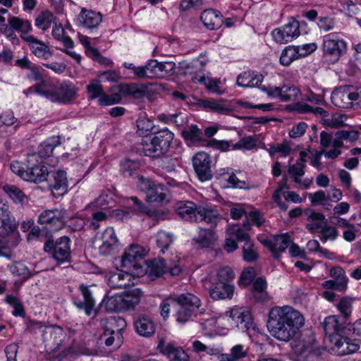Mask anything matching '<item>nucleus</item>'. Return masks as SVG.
Wrapping results in <instances>:
<instances>
[{
    "mask_svg": "<svg viewBox=\"0 0 361 361\" xmlns=\"http://www.w3.org/2000/svg\"><path fill=\"white\" fill-rule=\"evenodd\" d=\"M353 302V298L349 297H343L336 304L338 310L346 319L348 318L352 313Z\"/></svg>",
    "mask_w": 361,
    "mask_h": 361,
    "instance_id": "obj_61",
    "label": "nucleus"
},
{
    "mask_svg": "<svg viewBox=\"0 0 361 361\" xmlns=\"http://www.w3.org/2000/svg\"><path fill=\"white\" fill-rule=\"evenodd\" d=\"M176 69L173 61L159 62L157 60L147 61V78H165L171 76Z\"/></svg>",
    "mask_w": 361,
    "mask_h": 361,
    "instance_id": "obj_21",
    "label": "nucleus"
},
{
    "mask_svg": "<svg viewBox=\"0 0 361 361\" xmlns=\"http://www.w3.org/2000/svg\"><path fill=\"white\" fill-rule=\"evenodd\" d=\"M302 94L301 91L295 86H282L281 102L295 101Z\"/></svg>",
    "mask_w": 361,
    "mask_h": 361,
    "instance_id": "obj_59",
    "label": "nucleus"
},
{
    "mask_svg": "<svg viewBox=\"0 0 361 361\" xmlns=\"http://www.w3.org/2000/svg\"><path fill=\"white\" fill-rule=\"evenodd\" d=\"M101 323L104 330L103 338L108 334H116L117 337H119L121 331L126 327L125 320L120 317H109L103 319Z\"/></svg>",
    "mask_w": 361,
    "mask_h": 361,
    "instance_id": "obj_33",
    "label": "nucleus"
},
{
    "mask_svg": "<svg viewBox=\"0 0 361 361\" xmlns=\"http://www.w3.org/2000/svg\"><path fill=\"white\" fill-rule=\"evenodd\" d=\"M177 214L183 219L190 221H204L207 223H215L218 212L207 207L200 206L190 201L178 202L176 204Z\"/></svg>",
    "mask_w": 361,
    "mask_h": 361,
    "instance_id": "obj_3",
    "label": "nucleus"
},
{
    "mask_svg": "<svg viewBox=\"0 0 361 361\" xmlns=\"http://www.w3.org/2000/svg\"><path fill=\"white\" fill-rule=\"evenodd\" d=\"M194 82L203 84L207 90L216 94H222L224 90L222 89L223 83L219 79L212 78L209 75H195L192 78Z\"/></svg>",
    "mask_w": 361,
    "mask_h": 361,
    "instance_id": "obj_35",
    "label": "nucleus"
},
{
    "mask_svg": "<svg viewBox=\"0 0 361 361\" xmlns=\"http://www.w3.org/2000/svg\"><path fill=\"white\" fill-rule=\"evenodd\" d=\"M247 222L243 224V226L247 230H250L251 228L250 224L249 221H252L255 226L257 227H260L264 223V218L262 214L258 210H250L248 209L247 216Z\"/></svg>",
    "mask_w": 361,
    "mask_h": 361,
    "instance_id": "obj_57",
    "label": "nucleus"
},
{
    "mask_svg": "<svg viewBox=\"0 0 361 361\" xmlns=\"http://www.w3.org/2000/svg\"><path fill=\"white\" fill-rule=\"evenodd\" d=\"M357 137V133L355 131L339 130L335 135L334 145L336 149L324 150L323 155L326 159H334L341 154V148L343 147L344 140H355Z\"/></svg>",
    "mask_w": 361,
    "mask_h": 361,
    "instance_id": "obj_27",
    "label": "nucleus"
},
{
    "mask_svg": "<svg viewBox=\"0 0 361 361\" xmlns=\"http://www.w3.org/2000/svg\"><path fill=\"white\" fill-rule=\"evenodd\" d=\"M99 244L98 250L101 255L107 256L114 253L120 247V242L115 230L112 227L106 228L97 238Z\"/></svg>",
    "mask_w": 361,
    "mask_h": 361,
    "instance_id": "obj_14",
    "label": "nucleus"
},
{
    "mask_svg": "<svg viewBox=\"0 0 361 361\" xmlns=\"http://www.w3.org/2000/svg\"><path fill=\"white\" fill-rule=\"evenodd\" d=\"M184 138L192 142H199L202 140V132L197 126L192 125L185 128L182 133Z\"/></svg>",
    "mask_w": 361,
    "mask_h": 361,
    "instance_id": "obj_63",
    "label": "nucleus"
},
{
    "mask_svg": "<svg viewBox=\"0 0 361 361\" xmlns=\"http://www.w3.org/2000/svg\"><path fill=\"white\" fill-rule=\"evenodd\" d=\"M49 188L54 197L63 195L68 191V180L66 173L59 170L49 173Z\"/></svg>",
    "mask_w": 361,
    "mask_h": 361,
    "instance_id": "obj_25",
    "label": "nucleus"
},
{
    "mask_svg": "<svg viewBox=\"0 0 361 361\" xmlns=\"http://www.w3.org/2000/svg\"><path fill=\"white\" fill-rule=\"evenodd\" d=\"M173 139V134L169 130L146 136L142 142L143 152L148 157H159L167 151Z\"/></svg>",
    "mask_w": 361,
    "mask_h": 361,
    "instance_id": "obj_4",
    "label": "nucleus"
},
{
    "mask_svg": "<svg viewBox=\"0 0 361 361\" xmlns=\"http://www.w3.org/2000/svg\"><path fill=\"white\" fill-rule=\"evenodd\" d=\"M78 88L70 81L63 82L58 86V100L59 103H66L76 97Z\"/></svg>",
    "mask_w": 361,
    "mask_h": 361,
    "instance_id": "obj_38",
    "label": "nucleus"
},
{
    "mask_svg": "<svg viewBox=\"0 0 361 361\" xmlns=\"http://www.w3.org/2000/svg\"><path fill=\"white\" fill-rule=\"evenodd\" d=\"M229 233L235 235L238 241L244 242L242 250L243 259L245 262H253L258 259L259 254L257 248L247 233L240 228L232 227V228L229 230Z\"/></svg>",
    "mask_w": 361,
    "mask_h": 361,
    "instance_id": "obj_15",
    "label": "nucleus"
},
{
    "mask_svg": "<svg viewBox=\"0 0 361 361\" xmlns=\"http://www.w3.org/2000/svg\"><path fill=\"white\" fill-rule=\"evenodd\" d=\"M60 138L59 137H51L48 138L40 144L39 147L38 159L42 160V158H46L51 156L53 153L54 149L60 145Z\"/></svg>",
    "mask_w": 361,
    "mask_h": 361,
    "instance_id": "obj_45",
    "label": "nucleus"
},
{
    "mask_svg": "<svg viewBox=\"0 0 361 361\" xmlns=\"http://www.w3.org/2000/svg\"><path fill=\"white\" fill-rule=\"evenodd\" d=\"M137 127L140 135H144L153 130L154 124L150 118L140 116L137 121Z\"/></svg>",
    "mask_w": 361,
    "mask_h": 361,
    "instance_id": "obj_64",
    "label": "nucleus"
},
{
    "mask_svg": "<svg viewBox=\"0 0 361 361\" xmlns=\"http://www.w3.org/2000/svg\"><path fill=\"white\" fill-rule=\"evenodd\" d=\"M167 270L171 276H178L182 271V267L179 263L166 265L164 259H157L148 264L146 273L152 280H154L166 273Z\"/></svg>",
    "mask_w": 361,
    "mask_h": 361,
    "instance_id": "obj_18",
    "label": "nucleus"
},
{
    "mask_svg": "<svg viewBox=\"0 0 361 361\" xmlns=\"http://www.w3.org/2000/svg\"><path fill=\"white\" fill-rule=\"evenodd\" d=\"M299 35V23L295 20H290L283 26L276 28L271 32L274 40L281 44L288 43Z\"/></svg>",
    "mask_w": 361,
    "mask_h": 361,
    "instance_id": "obj_20",
    "label": "nucleus"
},
{
    "mask_svg": "<svg viewBox=\"0 0 361 361\" xmlns=\"http://www.w3.org/2000/svg\"><path fill=\"white\" fill-rule=\"evenodd\" d=\"M106 308L111 312L127 310V306L123 294H116L106 300Z\"/></svg>",
    "mask_w": 361,
    "mask_h": 361,
    "instance_id": "obj_49",
    "label": "nucleus"
},
{
    "mask_svg": "<svg viewBox=\"0 0 361 361\" xmlns=\"http://www.w3.org/2000/svg\"><path fill=\"white\" fill-rule=\"evenodd\" d=\"M80 294L73 298L74 305L90 315L95 305L94 299L88 286L83 284L79 287Z\"/></svg>",
    "mask_w": 361,
    "mask_h": 361,
    "instance_id": "obj_26",
    "label": "nucleus"
},
{
    "mask_svg": "<svg viewBox=\"0 0 361 361\" xmlns=\"http://www.w3.org/2000/svg\"><path fill=\"white\" fill-rule=\"evenodd\" d=\"M136 332L142 337H150L155 332V324L151 319L147 317H141L135 322Z\"/></svg>",
    "mask_w": 361,
    "mask_h": 361,
    "instance_id": "obj_41",
    "label": "nucleus"
},
{
    "mask_svg": "<svg viewBox=\"0 0 361 361\" xmlns=\"http://www.w3.org/2000/svg\"><path fill=\"white\" fill-rule=\"evenodd\" d=\"M117 88L121 97H131L136 99H152L153 95L159 91V85L152 83H127L119 85Z\"/></svg>",
    "mask_w": 361,
    "mask_h": 361,
    "instance_id": "obj_8",
    "label": "nucleus"
},
{
    "mask_svg": "<svg viewBox=\"0 0 361 361\" xmlns=\"http://www.w3.org/2000/svg\"><path fill=\"white\" fill-rule=\"evenodd\" d=\"M308 197L313 206L321 205L326 210L331 209L332 207V204L329 202V197L322 190L309 193Z\"/></svg>",
    "mask_w": 361,
    "mask_h": 361,
    "instance_id": "obj_54",
    "label": "nucleus"
},
{
    "mask_svg": "<svg viewBox=\"0 0 361 361\" xmlns=\"http://www.w3.org/2000/svg\"><path fill=\"white\" fill-rule=\"evenodd\" d=\"M330 276L338 282V290L344 291L348 285V277L341 267H334L330 269Z\"/></svg>",
    "mask_w": 361,
    "mask_h": 361,
    "instance_id": "obj_53",
    "label": "nucleus"
},
{
    "mask_svg": "<svg viewBox=\"0 0 361 361\" xmlns=\"http://www.w3.org/2000/svg\"><path fill=\"white\" fill-rule=\"evenodd\" d=\"M192 240L199 247H208L216 240V235L211 229L200 228L197 235Z\"/></svg>",
    "mask_w": 361,
    "mask_h": 361,
    "instance_id": "obj_43",
    "label": "nucleus"
},
{
    "mask_svg": "<svg viewBox=\"0 0 361 361\" xmlns=\"http://www.w3.org/2000/svg\"><path fill=\"white\" fill-rule=\"evenodd\" d=\"M147 250L139 245H132L126 249L120 259L121 267L129 271L131 269L143 273L140 261L147 255Z\"/></svg>",
    "mask_w": 361,
    "mask_h": 361,
    "instance_id": "obj_13",
    "label": "nucleus"
},
{
    "mask_svg": "<svg viewBox=\"0 0 361 361\" xmlns=\"http://www.w3.org/2000/svg\"><path fill=\"white\" fill-rule=\"evenodd\" d=\"M71 243L69 238L63 236L58 238L55 243L47 240L44 244V250L45 252H50L58 264H63L71 259Z\"/></svg>",
    "mask_w": 361,
    "mask_h": 361,
    "instance_id": "obj_12",
    "label": "nucleus"
},
{
    "mask_svg": "<svg viewBox=\"0 0 361 361\" xmlns=\"http://www.w3.org/2000/svg\"><path fill=\"white\" fill-rule=\"evenodd\" d=\"M347 48V42L337 32H331L322 37V50L330 63L337 62L345 54Z\"/></svg>",
    "mask_w": 361,
    "mask_h": 361,
    "instance_id": "obj_6",
    "label": "nucleus"
},
{
    "mask_svg": "<svg viewBox=\"0 0 361 361\" xmlns=\"http://www.w3.org/2000/svg\"><path fill=\"white\" fill-rule=\"evenodd\" d=\"M267 151L271 157L279 154L280 157H285L290 154L291 148L286 142H283L270 145Z\"/></svg>",
    "mask_w": 361,
    "mask_h": 361,
    "instance_id": "obj_60",
    "label": "nucleus"
},
{
    "mask_svg": "<svg viewBox=\"0 0 361 361\" xmlns=\"http://www.w3.org/2000/svg\"><path fill=\"white\" fill-rule=\"evenodd\" d=\"M306 152H301L300 153V159L296 163L290 166L288 169L289 175L293 178L295 183L300 182V178L304 175V169L305 167Z\"/></svg>",
    "mask_w": 361,
    "mask_h": 361,
    "instance_id": "obj_46",
    "label": "nucleus"
},
{
    "mask_svg": "<svg viewBox=\"0 0 361 361\" xmlns=\"http://www.w3.org/2000/svg\"><path fill=\"white\" fill-rule=\"evenodd\" d=\"M264 77L255 72H244L237 78V85L242 87H255L262 83Z\"/></svg>",
    "mask_w": 361,
    "mask_h": 361,
    "instance_id": "obj_42",
    "label": "nucleus"
},
{
    "mask_svg": "<svg viewBox=\"0 0 361 361\" xmlns=\"http://www.w3.org/2000/svg\"><path fill=\"white\" fill-rule=\"evenodd\" d=\"M54 14L48 10L41 12L35 18V26L42 30L49 29L55 23Z\"/></svg>",
    "mask_w": 361,
    "mask_h": 361,
    "instance_id": "obj_50",
    "label": "nucleus"
},
{
    "mask_svg": "<svg viewBox=\"0 0 361 361\" xmlns=\"http://www.w3.org/2000/svg\"><path fill=\"white\" fill-rule=\"evenodd\" d=\"M147 214L150 217H157L158 212L155 210L147 209L136 197L128 199L125 209L113 211V216L118 221H126L133 215Z\"/></svg>",
    "mask_w": 361,
    "mask_h": 361,
    "instance_id": "obj_11",
    "label": "nucleus"
},
{
    "mask_svg": "<svg viewBox=\"0 0 361 361\" xmlns=\"http://www.w3.org/2000/svg\"><path fill=\"white\" fill-rule=\"evenodd\" d=\"M323 329L329 341L336 335H339L343 330V324L339 322V317L336 315L326 317L323 323Z\"/></svg>",
    "mask_w": 361,
    "mask_h": 361,
    "instance_id": "obj_37",
    "label": "nucleus"
},
{
    "mask_svg": "<svg viewBox=\"0 0 361 361\" xmlns=\"http://www.w3.org/2000/svg\"><path fill=\"white\" fill-rule=\"evenodd\" d=\"M248 348L238 343L232 346L228 353H224L219 357V361H240L247 356Z\"/></svg>",
    "mask_w": 361,
    "mask_h": 361,
    "instance_id": "obj_40",
    "label": "nucleus"
},
{
    "mask_svg": "<svg viewBox=\"0 0 361 361\" xmlns=\"http://www.w3.org/2000/svg\"><path fill=\"white\" fill-rule=\"evenodd\" d=\"M123 295L128 310L129 309L134 308L139 304L142 293L140 288H133L124 292Z\"/></svg>",
    "mask_w": 361,
    "mask_h": 361,
    "instance_id": "obj_52",
    "label": "nucleus"
},
{
    "mask_svg": "<svg viewBox=\"0 0 361 361\" xmlns=\"http://www.w3.org/2000/svg\"><path fill=\"white\" fill-rule=\"evenodd\" d=\"M23 39L28 43L32 53L37 58L47 60L52 56V51L44 42L34 36H23Z\"/></svg>",
    "mask_w": 361,
    "mask_h": 361,
    "instance_id": "obj_31",
    "label": "nucleus"
},
{
    "mask_svg": "<svg viewBox=\"0 0 361 361\" xmlns=\"http://www.w3.org/2000/svg\"><path fill=\"white\" fill-rule=\"evenodd\" d=\"M157 348L161 353L167 355L172 361H188V356L182 348L175 347L164 340L159 341Z\"/></svg>",
    "mask_w": 361,
    "mask_h": 361,
    "instance_id": "obj_32",
    "label": "nucleus"
},
{
    "mask_svg": "<svg viewBox=\"0 0 361 361\" xmlns=\"http://www.w3.org/2000/svg\"><path fill=\"white\" fill-rule=\"evenodd\" d=\"M195 171L201 181L212 178L211 161L208 154L205 152L197 153L192 160Z\"/></svg>",
    "mask_w": 361,
    "mask_h": 361,
    "instance_id": "obj_24",
    "label": "nucleus"
},
{
    "mask_svg": "<svg viewBox=\"0 0 361 361\" xmlns=\"http://www.w3.org/2000/svg\"><path fill=\"white\" fill-rule=\"evenodd\" d=\"M295 46H288L286 47L282 51L280 57V63L281 65L288 66H289L293 61L298 59L299 56L298 55V52H297Z\"/></svg>",
    "mask_w": 361,
    "mask_h": 361,
    "instance_id": "obj_56",
    "label": "nucleus"
},
{
    "mask_svg": "<svg viewBox=\"0 0 361 361\" xmlns=\"http://www.w3.org/2000/svg\"><path fill=\"white\" fill-rule=\"evenodd\" d=\"M198 104L205 109L221 114H228L231 112V109L227 105L226 102L223 99H200Z\"/></svg>",
    "mask_w": 361,
    "mask_h": 361,
    "instance_id": "obj_36",
    "label": "nucleus"
},
{
    "mask_svg": "<svg viewBox=\"0 0 361 361\" xmlns=\"http://www.w3.org/2000/svg\"><path fill=\"white\" fill-rule=\"evenodd\" d=\"M224 317L231 327L238 328L242 331L248 330L253 325L252 312L246 307H234L225 312Z\"/></svg>",
    "mask_w": 361,
    "mask_h": 361,
    "instance_id": "obj_10",
    "label": "nucleus"
},
{
    "mask_svg": "<svg viewBox=\"0 0 361 361\" xmlns=\"http://www.w3.org/2000/svg\"><path fill=\"white\" fill-rule=\"evenodd\" d=\"M267 283L264 278L259 277L253 283L252 293L254 298L261 302L266 301L268 299L267 292Z\"/></svg>",
    "mask_w": 361,
    "mask_h": 361,
    "instance_id": "obj_48",
    "label": "nucleus"
},
{
    "mask_svg": "<svg viewBox=\"0 0 361 361\" xmlns=\"http://www.w3.org/2000/svg\"><path fill=\"white\" fill-rule=\"evenodd\" d=\"M200 307V300L195 295L186 293L177 297L175 317L180 324H184L196 316Z\"/></svg>",
    "mask_w": 361,
    "mask_h": 361,
    "instance_id": "obj_5",
    "label": "nucleus"
},
{
    "mask_svg": "<svg viewBox=\"0 0 361 361\" xmlns=\"http://www.w3.org/2000/svg\"><path fill=\"white\" fill-rule=\"evenodd\" d=\"M330 342L333 345V350L340 356L354 353L360 348L357 341L344 337L342 333L333 336Z\"/></svg>",
    "mask_w": 361,
    "mask_h": 361,
    "instance_id": "obj_23",
    "label": "nucleus"
},
{
    "mask_svg": "<svg viewBox=\"0 0 361 361\" xmlns=\"http://www.w3.org/2000/svg\"><path fill=\"white\" fill-rule=\"evenodd\" d=\"M305 214L307 220L306 228L312 233L318 232L326 223L324 214L312 209L306 210Z\"/></svg>",
    "mask_w": 361,
    "mask_h": 361,
    "instance_id": "obj_39",
    "label": "nucleus"
},
{
    "mask_svg": "<svg viewBox=\"0 0 361 361\" xmlns=\"http://www.w3.org/2000/svg\"><path fill=\"white\" fill-rule=\"evenodd\" d=\"M16 229V221L11 214L8 206L0 202V238H1L0 245L4 243L5 245L11 247L9 249L16 246V243L11 244L4 240L5 237L12 234Z\"/></svg>",
    "mask_w": 361,
    "mask_h": 361,
    "instance_id": "obj_16",
    "label": "nucleus"
},
{
    "mask_svg": "<svg viewBox=\"0 0 361 361\" xmlns=\"http://www.w3.org/2000/svg\"><path fill=\"white\" fill-rule=\"evenodd\" d=\"M291 243V238L287 233L276 235L273 240L266 239L262 241L271 252L274 258H279L281 253L285 252Z\"/></svg>",
    "mask_w": 361,
    "mask_h": 361,
    "instance_id": "obj_30",
    "label": "nucleus"
},
{
    "mask_svg": "<svg viewBox=\"0 0 361 361\" xmlns=\"http://www.w3.org/2000/svg\"><path fill=\"white\" fill-rule=\"evenodd\" d=\"M332 103L339 108H350L358 100V92L350 87L343 86L336 89L331 94Z\"/></svg>",
    "mask_w": 361,
    "mask_h": 361,
    "instance_id": "obj_22",
    "label": "nucleus"
},
{
    "mask_svg": "<svg viewBox=\"0 0 361 361\" xmlns=\"http://www.w3.org/2000/svg\"><path fill=\"white\" fill-rule=\"evenodd\" d=\"M8 24L13 29L21 33L23 39V36H30L28 32L32 30V25L29 20L11 16L8 18Z\"/></svg>",
    "mask_w": 361,
    "mask_h": 361,
    "instance_id": "obj_47",
    "label": "nucleus"
},
{
    "mask_svg": "<svg viewBox=\"0 0 361 361\" xmlns=\"http://www.w3.org/2000/svg\"><path fill=\"white\" fill-rule=\"evenodd\" d=\"M173 240V235L164 231H159L156 235L157 245L162 252L171 245Z\"/></svg>",
    "mask_w": 361,
    "mask_h": 361,
    "instance_id": "obj_58",
    "label": "nucleus"
},
{
    "mask_svg": "<svg viewBox=\"0 0 361 361\" xmlns=\"http://www.w3.org/2000/svg\"><path fill=\"white\" fill-rule=\"evenodd\" d=\"M26 93L37 94L53 102H57L58 100V86L45 80L29 87Z\"/></svg>",
    "mask_w": 361,
    "mask_h": 361,
    "instance_id": "obj_28",
    "label": "nucleus"
},
{
    "mask_svg": "<svg viewBox=\"0 0 361 361\" xmlns=\"http://www.w3.org/2000/svg\"><path fill=\"white\" fill-rule=\"evenodd\" d=\"M235 274L229 267H223L218 270L209 269L202 279L204 288L208 290L214 300L232 298L235 290L230 281Z\"/></svg>",
    "mask_w": 361,
    "mask_h": 361,
    "instance_id": "obj_2",
    "label": "nucleus"
},
{
    "mask_svg": "<svg viewBox=\"0 0 361 361\" xmlns=\"http://www.w3.org/2000/svg\"><path fill=\"white\" fill-rule=\"evenodd\" d=\"M303 314L290 305L275 306L269 312L267 328L276 339L288 342L305 325Z\"/></svg>",
    "mask_w": 361,
    "mask_h": 361,
    "instance_id": "obj_1",
    "label": "nucleus"
},
{
    "mask_svg": "<svg viewBox=\"0 0 361 361\" xmlns=\"http://www.w3.org/2000/svg\"><path fill=\"white\" fill-rule=\"evenodd\" d=\"M200 324L205 335L216 333L217 319L209 313L204 314L203 317L200 319Z\"/></svg>",
    "mask_w": 361,
    "mask_h": 361,
    "instance_id": "obj_51",
    "label": "nucleus"
},
{
    "mask_svg": "<svg viewBox=\"0 0 361 361\" xmlns=\"http://www.w3.org/2000/svg\"><path fill=\"white\" fill-rule=\"evenodd\" d=\"M102 22V14L92 10L82 8L78 16V25L90 30L97 28Z\"/></svg>",
    "mask_w": 361,
    "mask_h": 361,
    "instance_id": "obj_29",
    "label": "nucleus"
},
{
    "mask_svg": "<svg viewBox=\"0 0 361 361\" xmlns=\"http://www.w3.org/2000/svg\"><path fill=\"white\" fill-rule=\"evenodd\" d=\"M320 233V240L322 242L327 240H334L338 236V231L334 226H329L326 223L318 231Z\"/></svg>",
    "mask_w": 361,
    "mask_h": 361,
    "instance_id": "obj_62",
    "label": "nucleus"
},
{
    "mask_svg": "<svg viewBox=\"0 0 361 361\" xmlns=\"http://www.w3.org/2000/svg\"><path fill=\"white\" fill-rule=\"evenodd\" d=\"M67 217V212L64 209L56 208L44 210L39 215L37 221L47 230L57 232L65 226Z\"/></svg>",
    "mask_w": 361,
    "mask_h": 361,
    "instance_id": "obj_9",
    "label": "nucleus"
},
{
    "mask_svg": "<svg viewBox=\"0 0 361 361\" xmlns=\"http://www.w3.org/2000/svg\"><path fill=\"white\" fill-rule=\"evenodd\" d=\"M200 19L204 26L211 30L221 27L223 24L220 12L214 9L204 10L201 14Z\"/></svg>",
    "mask_w": 361,
    "mask_h": 361,
    "instance_id": "obj_34",
    "label": "nucleus"
},
{
    "mask_svg": "<svg viewBox=\"0 0 361 361\" xmlns=\"http://www.w3.org/2000/svg\"><path fill=\"white\" fill-rule=\"evenodd\" d=\"M3 190L16 203H24L27 200V197L24 192L15 185H5Z\"/></svg>",
    "mask_w": 361,
    "mask_h": 361,
    "instance_id": "obj_55",
    "label": "nucleus"
},
{
    "mask_svg": "<svg viewBox=\"0 0 361 361\" xmlns=\"http://www.w3.org/2000/svg\"><path fill=\"white\" fill-rule=\"evenodd\" d=\"M291 348L298 361L307 358L311 354L319 355L321 353L320 348L315 346L314 340L310 336L294 340L291 343Z\"/></svg>",
    "mask_w": 361,
    "mask_h": 361,
    "instance_id": "obj_19",
    "label": "nucleus"
},
{
    "mask_svg": "<svg viewBox=\"0 0 361 361\" xmlns=\"http://www.w3.org/2000/svg\"><path fill=\"white\" fill-rule=\"evenodd\" d=\"M167 196V190L161 185L154 183L146 194V201L152 203L163 202Z\"/></svg>",
    "mask_w": 361,
    "mask_h": 361,
    "instance_id": "obj_44",
    "label": "nucleus"
},
{
    "mask_svg": "<svg viewBox=\"0 0 361 361\" xmlns=\"http://www.w3.org/2000/svg\"><path fill=\"white\" fill-rule=\"evenodd\" d=\"M35 330L42 334V340L48 350H57L64 341L66 334L62 328L58 326H44L41 322L33 324Z\"/></svg>",
    "mask_w": 361,
    "mask_h": 361,
    "instance_id": "obj_7",
    "label": "nucleus"
},
{
    "mask_svg": "<svg viewBox=\"0 0 361 361\" xmlns=\"http://www.w3.org/2000/svg\"><path fill=\"white\" fill-rule=\"evenodd\" d=\"M42 161L38 159L37 154H30L27 159V171L24 173V180L27 181L40 183L47 180L48 176L47 168L41 165Z\"/></svg>",
    "mask_w": 361,
    "mask_h": 361,
    "instance_id": "obj_17",
    "label": "nucleus"
}]
</instances>
